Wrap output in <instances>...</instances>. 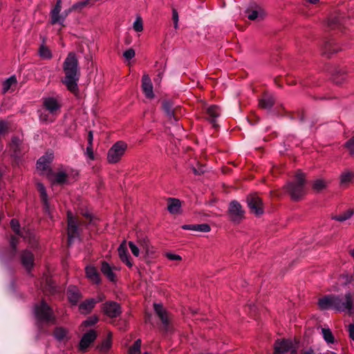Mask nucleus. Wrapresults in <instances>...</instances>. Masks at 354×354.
Listing matches in <instances>:
<instances>
[{
  "label": "nucleus",
  "instance_id": "nucleus-1",
  "mask_svg": "<svg viewBox=\"0 0 354 354\" xmlns=\"http://www.w3.org/2000/svg\"><path fill=\"white\" fill-rule=\"evenodd\" d=\"M64 71L65 78L64 84L71 92H76L77 90V81L79 80L78 62L74 53H70L64 62Z\"/></svg>",
  "mask_w": 354,
  "mask_h": 354
},
{
  "label": "nucleus",
  "instance_id": "nucleus-2",
  "mask_svg": "<svg viewBox=\"0 0 354 354\" xmlns=\"http://www.w3.org/2000/svg\"><path fill=\"white\" fill-rule=\"evenodd\" d=\"M305 175L301 171H298L295 175V182L288 183L286 189L293 200H298L306 193Z\"/></svg>",
  "mask_w": 354,
  "mask_h": 354
},
{
  "label": "nucleus",
  "instance_id": "nucleus-3",
  "mask_svg": "<svg viewBox=\"0 0 354 354\" xmlns=\"http://www.w3.org/2000/svg\"><path fill=\"white\" fill-rule=\"evenodd\" d=\"M335 310L339 312L353 313V299L350 292L345 294L335 295Z\"/></svg>",
  "mask_w": 354,
  "mask_h": 354
},
{
  "label": "nucleus",
  "instance_id": "nucleus-4",
  "mask_svg": "<svg viewBox=\"0 0 354 354\" xmlns=\"http://www.w3.org/2000/svg\"><path fill=\"white\" fill-rule=\"evenodd\" d=\"M72 171L68 167H60L57 171H51L48 178L53 183L58 185L67 184L70 181Z\"/></svg>",
  "mask_w": 354,
  "mask_h": 354
},
{
  "label": "nucleus",
  "instance_id": "nucleus-5",
  "mask_svg": "<svg viewBox=\"0 0 354 354\" xmlns=\"http://www.w3.org/2000/svg\"><path fill=\"white\" fill-rule=\"evenodd\" d=\"M127 149V145L122 142H115L109 150L107 154V160L110 163L118 162L124 154Z\"/></svg>",
  "mask_w": 354,
  "mask_h": 354
},
{
  "label": "nucleus",
  "instance_id": "nucleus-6",
  "mask_svg": "<svg viewBox=\"0 0 354 354\" xmlns=\"http://www.w3.org/2000/svg\"><path fill=\"white\" fill-rule=\"evenodd\" d=\"M35 315L37 319L41 322H50L54 320L52 309L44 301L35 306Z\"/></svg>",
  "mask_w": 354,
  "mask_h": 354
},
{
  "label": "nucleus",
  "instance_id": "nucleus-7",
  "mask_svg": "<svg viewBox=\"0 0 354 354\" xmlns=\"http://www.w3.org/2000/svg\"><path fill=\"white\" fill-rule=\"evenodd\" d=\"M53 159V154L52 153H46L42 156L37 160V170L40 172L41 174L46 175L48 177L52 170L50 169V163Z\"/></svg>",
  "mask_w": 354,
  "mask_h": 354
},
{
  "label": "nucleus",
  "instance_id": "nucleus-8",
  "mask_svg": "<svg viewBox=\"0 0 354 354\" xmlns=\"http://www.w3.org/2000/svg\"><path fill=\"white\" fill-rule=\"evenodd\" d=\"M228 212L230 220L235 223H239L244 217V210L241 204L235 201L230 203Z\"/></svg>",
  "mask_w": 354,
  "mask_h": 354
},
{
  "label": "nucleus",
  "instance_id": "nucleus-9",
  "mask_svg": "<svg viewBox=\"0 0 354 354\" xmlns=\"http://www.w3.org/2000/svg\"><path fill=\"white\" fill-rule=\"evenodd\" d=\"M247 203L250 211L259 216L263 214L261 199L256 194H252L247 197Z\"/></svg>",
  "mask_w": 354,
  "mask_h": 354
},
{
  "label": "nucleus",
  "instance_id": "nucleus-10",
  "mask_svg": "<svg viewBox=\"0 0 354 354\" xmlns=\"http://www.w3.org/2000/svg\"><path fill=\"white\" fill-rule=\"evenodd\" d=\"M297 347L293 344L292 341L288 339L277 340L274 344V354H284L288 351L292 352Z\"/></svg>",
  "mask_w": 354,
  "mask_h": 354
},
{
  "label": "nucleus",
  "instance_id": "nucleus-11",
  "mask_svg": "<svg viewBox=\"0 0 354 354\" xmlns=\"http://www.w3.org/2000/svg\"><path fill=\"white\" fill-rule=\"evenodd\" d=\"M20 260L25 269L30 272L35 265V254L29 249L24 250L20 254Z\"/></svg>",
  "mask_w": 354,
  "mask_h": 354
},
{
  "label": "nucleus",
  "instance_id": "nucleus-12",
  "mask_svg": "<svg viewBox=\"0 0 354 354\" xmlns=\"http://www.w3.org/2000/svg\"><path fill=\"white\" fill-rule=\"evenodd\" d=\"M43 105L46 111L53 115H58L60 112L61 104L59 102L53 97H48L44 99Z\"/></svg>",
  "mask_w": 354,
  "mask_h": 354
},
{
  "label": "nucleus",
  "instance_id": "nucleus-13",
  "mask_svg": "<svg viewBox=\"0 0 354 354\" xmlns=\"http://www.w3.org/2000/svg\"><path fill=\"white\" fill-rule=\"evenodd\" d=\"M68 241L71 244L73 239L78 236V227L71 212H68Z\"/></svg>",
  "mask_w": 354,
  "mask_h": 354
},
{
  "label": "nucleus",
  "instance_id": "nucleus-14",
  "mask_svg": "<svg viewBox=\"0 0 354 354\" xmlns=\"http://www.w3.org/2000/svg\"><path fill=\"white\" fill-rule=\"evenodd\" d=\"M103 312L109 317H116L121 313L120 305L115 301H107L103 306Z\"/></svg>",
  "mask_w": 354,
  "mask_h": 354
},
{
  "label": "nucleus",
  "instance_id": "nucleus-15",
  "mask_svg": "<svg viewBox=\"0 0 354 354\" xmlns=\"http://www.w3.org/2000/svg\"><path fill=\"white\" fill-rule=\"evenodd\" d=\"M335 295L330 294L326 295L319 299L318 306L322 310H335Z\"/></svg>",
  "mask_w": 354,
  "mask_h": 354
},
{
  "label": "nucleus",
  "instance_id": "nucleus-16",
  "mask_svg": "<svg viewBox=\"0 0 354 354\" xmlns=\"http://www.w3.org/2000/svg\"><path fill=\"white\" fill-rule=\"evenodd\" d=\"M142 89L146 97L149 99L154 97L151 80L149 76L147 74L143 75L142 78Z\"/></svg>",
  "mask_w": 354,
  "mask_h": 354
},
{
  "label": "nucleus",
  "instance_id": "nucleus-17",
  "mask_svg": "<svg viewBox=\"0 0 354 354\" xmlns=\"http://www.w3.org/2000/svg\"><path fill=\"white\" fill-rule=\"evenodd\" d=\"M61 3V0H57L55 6L51 10V23L53 24L57 23L62 24L65 19L66 16L68 14L66 13L65 15L59 14L62 9Z\"/></svg>",
  "mask_w": 354,
  "mask_h": 354
},
{
  "label": "nucleus",
  "instance_id": "nucleus-18",
  "mask_svg": "<svg viewBox=\"0 0 354 354\" xmlns=\"http://www.w3.org/2000/svg\"><path fill=\"white\" fill-rule=\"evenodd\" d=\"M128 245L132 254L136 257H139L140 250L145 251L146 253L149 252V243L146 241H139L138 245L135 244L133 241H129Z\"/></svg>",
  "mask_w": 354,
  "mask_h": 354
},
{
  "label": "nucleus",
  "instance_id": "nucleus-19",
  "mask_svg": "<svg viewBox=\"0 0 354 354\" xmlns=\"http://www.w3.org/2000/svg\"><path fill=\"white\" fill-rule=\"evenodd\" d=\"M97 337L96 333L94 330H90L86 333L82 337L80 342V349L84 351L86 349L89 345Z\"/></svg>",
  "mask_w": 354,
  "mask_h": 354
},
{
  "label": "nucleus",
  "instance_id": "nucleus-20",
  "mask_svg": "<svg viewBox=\"0 0 354 354\" xmlns=\"http://www.w3.org/2000/svg\"><path fill=\"white\" fill-rule=\"evenodd\" d=\"M206 118L216 127V118L220 116L221 109L216 105H211L205 109Z\"/></svg>",
  "mask_w": 354,
  "mask_h": 354
},
{
  "label": "nucleus",
  "instance_id": "nucleus-21",
  "mask_svg": "<svg viewBox=\"0 0 354 354\" xmlns=\"http://www.w3.org/2000/svg\"><path fill=\"white\" fill-rule=\"evenodd\" d=\"M118 251V255L121 261L123 263H124L128 267H132L133 264L129 259V254L128 252L126 241H122V243L120 245Z\"/></svg>",
  "mask_w": 354,
  "mask_h": 354
},
{
  "label": "nucleus",
  "instance_id": "nucleus-22",
  "mask_svg": "<svg viewBox=\"0 0 354 354\" xmlns=\"http://www.w3.org/2000/svg\"><path fill=\"white\" fill-rule=\"evenodd\" d=\"M101 300L102 299H100L99 300L89 299L82 302L79 306L80 312L84 315L89 313L93 310L95 304Z\"/></svg>",
  "mask_w": 354,
  "mask_h": 354
},
{
  "label": "nucleus",
  "instance_id": "nucleus-23",
  "mask_svg": "<svg viewBox=\"0 0 354 354\" xmlns=\"http://www.w3.org/2000/svg\"><path fill=\"white\" fill-rule=\"evenodd\" d=\"M154 310L158 315V317H160L162 322V324L167 329L169 325V318L167 312L165 310L162 306L158 304H154Z\"/></svg>",
  "mask_w": 354,
  "mask_h": 354
},
{
  "label": "nucleus",
  "instance_id": "nucleus-24",
  "mask_svg": "<svg viewBox=\"0 0 354 354\" xmlns=\"http://www.w3.org/2000/svg\"><path fill=\"white\" fill-rule=\"evenodd\" d=\"M182 228L187 230L201 232H208L211 230L210 226L207 223L184 225L182 226Z\"/></svg>",
  "mask_w": 354,
  "mask_h": 354
},
{
  "label": "nucleus",
  "instance_id": "nucleus-25",
  "mask_svg": "<svg viewBox=\"0 0 354 354\" xmlns=\"http://www.w3.org/2000/svg\"><path fill=\"white\" fill-rule=\"evenodd\" d=\"M68 300L73 304H76L81 297V294L75 286H70L67 290Z\"/></svg>",
  "mask_w": 354,
  "mask_h": 354
},
{
  "label": "nucleus",
  "instance_id": "nucleus-26",
  "mask_svg": "<svg viewBox=\"0 0 354 354\" xmlns=\"http://www.w3.org/2000/svg\"><path fill=\"white\" fill-rule=\"evenodd\" d=\"M17 80L15 75H12L6 80L3 82V88L2 91L3 93H7L8 91H13L14 88L17 86Z\"/></svg>",
  "mask_w": 354,
  "mask_h": 354
},
{
  "label": "nucleus",
  "instance_id": "nucleus-27",
  "mask_svg": "<svg viewBox=\"0 0 354 354\" xmlns=\"http://www.w3.org/2000/svg\"><path fill=\"white\" fill-rule=\"evenodd\" d=\"M86 274L87 278L95 283H98L100 281L99 273L95 268L93 266L86 267Z\"/></svg>",
  "mask_w": 354,
  "mask_h": 354
},
{
  "label": "nucleus",
  "instance_id": "nucleus-28",
  "mask_svg": "<svg viewBox=\"0 0 354 354\" xmlns=\"http://www.w3.org/2000/svg\"><path fill=\"white\" fill-rule=\"evenodd\" d=\"M37 187L40 193V197L43 202L45 210L49 212V203L48 201V195L46 192L45 187L41 183H37Z\"/></svg>",
  "mask_w": 354,
  "mask_h": 354
},
{
  "label": "nucleus",
  "instance_id": "nucleus-29",
  "mask_svg": "<svg viewBox=\"0 0 354 354\" xmlns=\"http://www.w3.org/2000/svg\"><path fill=\"white\" fill-rule=\"evenodd\" d=\"M181 207L180 201L176 198H169L167 209L171 214H177Z\"/></svg>",
  "mask_w": 354,
  "mask_h": 354
},
{
  "label": "nucleus",
  "instance_id": "nucleus-30",
  "mask_svg": "<svg viewBox=\"0 0 354 354\" xmlns=\"http://www.w3.org/2000/svg\"><path fill=\"white\" fill-rule=\"evenodd\" d=\"M354 180V172L348 170L343 171L340 176L342 185H347Z\"/></svg>",
  "mask_w": 354,
  "mask_h": 354
},
{
  "label": "nucleus",
  "instance_id": "nucleus-31",
  "mask_svg": "<svg viewBox=\"0 0 354 354\" xmlns=\"http://www.w3.org/2000/svg\"><path fill=\"white\" fill-rule=\"evenodd\" d=\"M102 272L111 281H115V275L111 267L106 262H103L101 267Z\"/></svg>",
  "mask_w": 354,
  "mask_h": 354
},
{
  "label": "nucleus",
  "instance_id": "nucleus-32",
  "mask_svg": "<svg viewBox=\"0 0 354 354\" xmlns=\"http://www.w3.org/2000/svg\"><path fill=\"white\" fill-rule=\"evenodd\" d=\"M274 102L273 96L266 95L259 101V106L266 109H270L272 108Z\"/></svg>",
  "mask_w": 354,
  "mask_h": 354
},
{
  "label": "nucleus",
  "instance_id": "nucleus-33",
  "mask_svg": "<svg viewBox=\"0 0 354 354\" xmlns=\"http://www.w3.org/2000/svg\"><path fill=\"white\" fill-rule=\"evenodd\" d=\"M265 15V12L261 8H258L249 12L248 17L250 20H261L263 19Z\"/></svg>",
  "mask_w": 354,
  "mask_h": 354
},
{
  "label": "nucleus",
  "instance_id": "nucleus-34",
  "mask_svg": "<svg viewBox=\"0 0 354 354\" xmlns=\"http://www.w3.org/2000/svg\"><path fill=\"white\" fill-rule=\"evenodd\" d=\"M162 109L169 120H171L174 118V120L176 121V118L174 117L175 111L173 109L171 102L168 101L163 102Z\"/></svg>",
  "mask_w": 354,
  "mask_h": 354
},
{
  "label": "nucleus",
  "instance_id": "nucleus-35",
  "mask_svg": "<svg viewBox=\"0 0 354 354\" xmlns=\"http://www.w3.org/2000/svg\"><path fill=\"white\" fill-rule=\"evenodd\" d=\"M54 335L55 338L59 342H64L68 339V331L62 327L57 328Z\"/></svg>",
  "mask_w": 354,
  "mask_h": 354
},
{
  "label": "nucleus",
  "instance_id": "nucleus-36",
  "mask_svg": "<svg viewBox=\"0 0 354 354\" xmlns=\"http://www.w3.org/2000/svg\"><path fill=\"white\" fill-rule=\"evenodd\" d=\"M353 211L349 209L339 215L333 216L332 218L339 222H343L349 219L353 215Z\"/></svg>",
  "mask_w": 354,
  "mask_h": 354
},
{
  "label": "nucleus",
  "instance_id": "nucleus-37",
  "mask_svg": "<svg viewBox=\"0 0 354 354\" xmlns=\"http://www.w3.org/2000/svg\"><path fill=\"white\" fill-rule=\"evenodd\" d=\"M46 109L41 111L39 113V120L44 122L49 123L54 121L55 115L50 114L49 112L46 113Z\"/></svg>",
  "mask_w": 354,
  "mask_h": 354
},
{
  "label": "nucleus",
  "instance_id": "nucleus-38",
  "mask_svg": "<svg viewBox=\"0 0 354 354\" xmlns=\"http://www.w3.org/2000/svg\"><path fill=\"white\" fill-rule=\"evenodd\" d=\"M141 348V340L137 339L133 346H131L129 349V354H139L140 352Z\"/></svg>",
  "mask_w": 354,
  "mask_h": 354
},
{
  "label": "nucleus",
  "instance_id": "nucleus-39",
  "mask_svg": "<svg viewBox=\"0 0 354 354\" xmlns=\"http://www.w3.org/2000/svg\"><path fill=\"white\" fill-rule=\"evenodd\" d=\"M39 53L40 57L44 59H50L52 57V54L49 48L44 45H41L39 48Z\"/></svg>",
  "mask_w": 354,
  "mask_h": 354
},
{
  "label": "nucleus",
  "instance_id": "nucleus-40",
  "mask_svg": "<svg viewBox=\"0 0 354 354\" xmlns=\"http://www.w3.org/2000/svg\"><path fill=\"white\" fill-rule=\"evenodd\" d=\"M322 332L323 337L326 342L333 343L334 342V337L330 329L322 328Z\"/></svg>",
  "mask_w": 354,
  "mask_h": 354
},
{
  "label": "nucleus",
  "instance_id": "nucleus-41",
  "mask_svg": "<svg viewBox=\"0 0 354 354\" xmlns=\"http://www.w3.org/2000/svg\"><path fill=\"white\" fill-rule=\"evenodd\" d=\"M326 187V182L323 179H317L315 180L313 187L315 190L319 192Z\"/></svg>",
  "mask_w": 354,
  "mask_h": 354
},
{
  "label": "nucleus",
  "instance_id": "nucleus-42",
  "mask_svg": "<svg viewBox=\"0 0 354 354\" xmlns=\"http://www.w3.org/2000/svg\"><path fill=\"white\" fill-rule=\"evenodd\" d=\"M133 29L136 32H141L143 30V24L142 18L140 16H138L133 23Z\"/></svg>",
  "mask_w": 354,
  "mask_h": 354
},
{
  "label": "nucleus",
  "instance_id": "nucleus-43",
  "mask_svg": "<svg viewBox=\"0 0 354 354\" xmlns=\"http://www.w3.org/2000/svg\"><path fill=\"white\" fill-rule=\"evenodd\" d=\"M91 0H84L75 3L71 10H82L83 8L89 5Z\"/></svg>",
  "mask_w": 354,
  "mask_h": 354
},
{
  "label": "nucleus",
  "instance_id": "nucleus-44",
  "mask_svg": "<svg viewBox=\"0 0 354 354\" xmlns=\"http://www.w3.org/2000/svg\"><path fill=\"white\" fill-rule=\"evenodd\" d=\"M10 225H11V227L12 229L13 230V231H15L17 234H19V236H23L24 238H26V236L25 235H24L23 234H21L20 233V230H19V223L18 222V221H17L16 219H12L10 221Z\"/></svg>",
  "mask_w": 354,
  "mask_h": 354
},
{
  "label": "nucleus",
  "instance_id": "nucleus-45",
  "mask_svg": "<svg viewBox=\"0 0 354 354\" xmlns=\"http://www.w3.org/2000/svg\"><path fill=\"white\" fill-rule=\"evenodd\" d=\"M21 144V140L17 137H13L10 143V147L13 151L17 153L19 150V145Z\"/></svg>",
  "mask_w": 354,
  "mask_h": 354
},
{
  "label": "nucleus",
  "instance_id": "nucleus-46",
  "mask_svg": "<svg viewBox=\"0 0 354 354\" xmlns=\"http://www.w3.org/2000/svg\"><path fill=\"white\" fill-rule=\"evenodd\" d=\"M98 321V318L95 316L90 317L86 320L83 322L82 326H90L95 324Z\"/></svg>",
  "mask_w": 354,
  "mask_h": 354
},
{
  "label": "nucleus",
  "instance_id": "nucleus-47",
  "mask_svg": "<svg viewBox=\"0 0 354 354\" xmlns=\"http://www.w3.org/2000/svg\"><path fill=\"white\" fill-rule=\"evenodd\" d=\"M111 346V341L109 338L104 340L100 347V349L102 352H106Z\"/></svg>",
  "mask_w": 354,
  "mask_h": 354
},
{
  "label": "nucleus",
  "instance_id": "nucleus-48",
  "mask_svg": "<svg viewBox=\"0 0 354 354\" xmlns=\"http://www.w3.org/2000/svg\"><path fill=\"white\" fill-rule=\"evenodd\" d=\"M342 18L339 16H335L328 20V25L331 28H334L337 25L340 24Z\"/></svg>",
  "mask_w": 354,
  "mask_h": 354
},
{
  "label": "nucleus",
  "instance_id": "nucleus-49",
  "mask_svg": "<svg viewBox=\"0 0 354 354\" xmlns=\"http://www.w3.org/2000/svg\"><path fill=\"white\" fill-rule=\"evenodd\" d=\"M345 147L349 150L351 154L354 155V134L353 136L345 143Z\"/></svg>",
  "mask_w": 354,
  "mask_h": 354
},
{
  "label": "nucleus",
  "instance_id": "nucleus-50",
  "mask_svg": "<svg viewBox=\"0 0 354 354\" xmlns=\"http://www.w3.org/2000/svg\"><path fill=\"white\" fill-rule=\"evenodd\" d=\"M123 56L127 60L131 59L135 56V51L132 48H129L124 52Z\"/></svg>",
  "mask_w": 354,
  "mask_h": 354
},
{
  "label": "nucleus",
  "instance_id": "nucleus-51",
  "mask_svg": "<svg viewBox=\"0 0 354 354\" xmlns=\"http://www.w3.org/2000/svg\"><path fill=\"white\" fill-rule=\"evenodd\" d=\"M8 126V123L4 121H0V138L5 135L7 132Z\"/></svg>",
  "mask_w": 354,
  "mask_h": 354
},
{
  "label": "nucleus",
  "instance_id": "nucleus-52",
  "mask_svg": "<svg viewBox=\"0 0 354 354\" xmlns=\"http://www.w3.org/2000/svg\"><path fill=\"white\" fill-rule=\"evenodd\" d=\"M165 256L171 261H180L182 259V257L180 255L170 252L166 253Z\"/></svg>",
  "mask_w": 354,
  "mask_h": 354
},
{
  "label": "nucleus",
  "instance_id": "nucleus-53",
  "mask_svg": "<svg viewBox=\"0 0 354 354\" xmlns=\"http://www.w3.org/2000/svg\"><path fill=\"white\" fill-rule=\"evenodd\" d=\"M85 153L90 160L94 159V154H93V145H88Z\"/></svg>",
  "mask_w": 354,
  "mask_h": 354
},
{
  "label": "nucleus",
  "instance_id": "nucleus-54",
  "mask_svg": "<svg viewBox=\"0 0 354 354\" xmlns=\"http://www.w3.org/2000/svg\"><path fill=\"white\" fill-rule=\"evenodd\" d=\"M172 19L174 23V28H178V14L176 10L174 9L172 11Z\"/></svg>",
  "mask_w": 354,
  "mask_h": 354
},
{
  "label": "nucleus",
  "instance_id": "nucleus-55",
  "mask_svg": "<svg viewBox=\"0 0 354 354\" xmlns=\"http://www.w3.org/2000/svg\"><path fill=\"white\" fill-rule=\"evenodd\" d=\"M18 244V239L16 237L12 236L10 239V245L14 250H16Z\"/></svg>",
  "mask_w": 354,
  "mask_h": 354
},
{
  "label": "nucleus",
  "instance_id": "nucleus-56",
  "mask_svg": "<svg viewBox=\"0 0 354 354\" xmlns=\"http://www.w3.org/2000/svg\"><path fill=\"white\" fill-rule=\"evenodd\" d=\"M348 332L350 337L354 341V323L348 326Z\"/></svg>",
  "mask_w": 354,
  "mask_h": 354
},
{
  "label": "nucleus",
  "instance_id": "nucleus-57",
  "mask_svg": "<svg viewBox=\"0 0 354 354\" xmlns=\"http://www.w3.org/2000/svg\"><path fill=\"white\" fill-rule=\"evenodd\" d=\"M93 135L92 131L88 132V145H93Z\"/></svg>",
  "mask_w": 354,
  "mask_h": 354
},
{
  "label": "nucleus",
  "instance_id": "nucleus-58",
  "mask_svg": "<svg viewBox=\"0 0 354 354\" xmlns=\"http://www.w3.org/2000/svg\"><path fill=\"white\" fill-rule=\"evenodd\" d=\"M192 170L195 174H200L201 173H203L205 170L203 168H199L198 169H196L195 167L192 168Z\"/></svg>",
  "mask_w": 354,
  "mask_h": 354
},
{
  "label": "nucleus",
  "instance_id": "nucleus-59",
  "mask_svg": "<svg viewBox=\"0 0 354 354\" xmlns=\"http://www.w3.org/2000/svg\"><path fill=\"white\" fill-rule=\"evenodd\" d=\"M303 354H315V352L313 349H308L303 353Z\"/></svg>",
  "mask_w": 354,
  "mask_h": 354
},
{
  "label": "nucleus",
  "instance_id": "nucleus-60",
  "mask_svg": "<svg viewBox=\"0 0 354 354\" xmlns=\"http://www.w3.org/2000/svg\"><path fill=\"white\" fill-rule=\"evenodd\" d=\"M307 1L311 3H316L317 2L319 1V0H307Z\"/></svg>",
  "mask_w": 354,
  "mask_h": 354
},
{
  "label": "nucleus",
  "instance_id": "nucleus-61",
  "mask_svg": "<svg viewBox=\"0 0 354 354\" xmlns=\"http://www.w3.org/2000/svg\"><path fill=\"white\" fill-rule=\"evenodd\" d=\"M150 319H151V315H147L146 317V322H150Z\"/></svg>",
  "mask_w": 354,
  "mask_h": 354
},
{
  "label": "nucleus",
  "instance_id": "nucleus-62",
  "mask_svg": "<svg viewBox=\"0 0 354 354\" xmlns=\"http://www.w3.org/2000/svg\"><path fill=\"white\" fill-rule=\"evenodd\" d=\"M290 354H297V351L295 349H294L293 351H292V352L290 353Z\"/></svg>",
  "mask_w": 354,
  "mask_h": 354
},
{
  "label": "nucleus",
  "instance_id": "nucleus-63",
  "mask_svg": "<svg viewBox=\"0 0 354 354\" xmlns=\"http://www.w3.org/2000/svg\"><path fill=\"white\" fill-rule=\"evenodd\" d=\"M334 81L336 84H340V82L337 80L336 78L334 79Z\"/></svg>",
  "mask_w": 354,
  "mask_h": 354
},
{
  "label": "nucleus",
  "instance_id": "nucleus-64",
  "mask_svg": "<svg viewBox=\"0 0 354 354\" xmlns=\"http://www.w3.org/2000/svg\"><path fill=\"white\" fill-rule=\"evenodd\" d=\"M351 254L354 257V250L352 251Z\"/></svg>",
  "mask_w": 354,
  "mask_h": 354
}]
</instances>
